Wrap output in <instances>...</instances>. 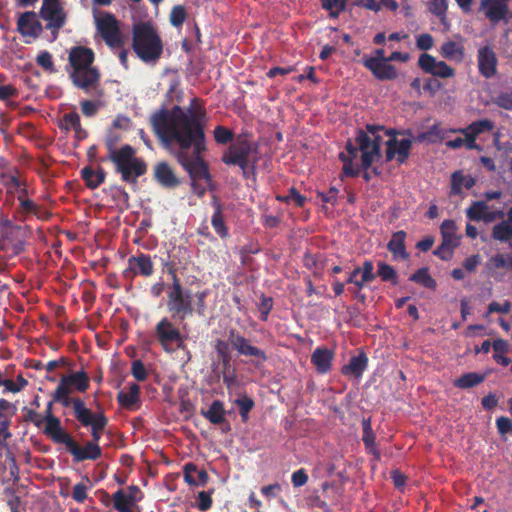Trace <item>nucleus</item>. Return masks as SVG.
<instances>
[{"instance_id":"61","label":"nucleus","mask_w":512,"mask_h":512,"mask_svg":"<svg viewBox=\"0 0 512 512\" xmlns=\"http://www.w3.org/2000/svg\"><path fill=\"white\" fill-rule=\"evenodd\" d=\"M198 509L200 511H207L212 506V498L211 494L205 491H201L198 493Z\"/></svg>"},{"instance_id":"54","label":"nucleus","mask_w":512,"mask_h":512,"mask_svg":"<svg viewBox=\"0 0 512 512\" xmlns=\"http://www.w3.org/2000/svg\"><path fill=\"white\" fill-rule=\"evenodd\" d=\"M25 420L32 422L37 428L42 429L45 426V421L43 420V416L32 409H26Z\"/></svg>"},{"instance_id":"44","label":"nucleus","mask_w":512,"mask_h":512,"mask_svg":"<svg viewBox=\"0 0 512 512\" xmlns=\"http://www.w3.org/2000/svg\"><path fill=\"white\" fill-rule=\"evenodd\" d=\"M234 403L237 405L239 409V414L241 416L242 422H247L249 412L254 407V401L252 398L244 395L241 398H237Z\"/></svg>"},{"instance_id":"24","label":"nucleus","mask_w":512,"mask_h":512,"mask_svg":"<svg viewBox=\"0 0 512 512\" xmlns=\"http://www.w3.org/2000/svg\"><path fill=\"white\" fill-rule=\"evenodd\" d=\"M202 416L213 425H221L222 431L228 432L231 427L226 419L224 403L220 400H214L207 410H201Z\"/></svg>"},{"instance_id":"5","label":"nucleus","mask_w":512,"mask_h":512,"mask_svg":"<svg viewBox=\"0 0 512 512\" xmlns=\"http://www.w3.org/2000/svg\"><path fill=\"white\" fill-rule=\"evenodd\" d=\"M132 48L140 60L156 63L163 53V42L150 22H139L132 27Z\"/></svg>"},{"instance_id":"27","label":"nucleus","mask_w":512,"mask_h":512,"mask_svg":"<svg viewBox=\"0 0 512 512\" xmlns=\"http://www.w3.org/2000/svg\"><path fill=\"white\" fill-rule=\"evenodd\" d=\"M368 361L366 353L360 352L358 355L352 356L349 362L342 366L341 373L345 377L360 379L368 367Z\"/></svg>"},{"instance_id":"19","label":"nucleus","mask_w":512,"mask_h":512,"mask_svg":"<svg viewBox=\"0 0 512 512\" xmlns=\"http://www.w3.org/2000/svg\"><path fill=\"white\" fill-rule=\"evenodd\" d=\"M412 148V140L405 138L398 140L397 138H390L386 142V161L390 162L396 159L399 164H403L410 156Z\"/></svg>"},{"instance_id":"10","label":"nucleus","mask_w":512,"mask_h":512,"mask_svg":"<svg viewBox=\"0 0 512 512\" xmlns=\"http://www.w3.org/2000/svg\"><path fill=\"white\" fill-rule=\"evenodd\" d=\"M154 338L166 352H172L175 348L183 347L185 342V336L168 317H163L156 324Z\"/></svg>"},{"instance_id":"7","label":"nucleus","mask_w":512,"mask_h":512,"mask_svg":"<svg viewBox=\"0 0 512 512\" xmlns=\"http://www.w3.org/2000/svg\"><path fill=\"white\" fill-rule=\"evenodd\" d=\"M169 273L172 275L173 282L167 291V310L172 318L182 321L193 314L192 295L190 291L184 290L173 266L169 268Z\"/></svg>"},{"instance_id":"52","label":"nucleus","mask_w":512,"mask_h":512,"mask_svg":"<svg viewBox=\"0 0 512 512\" xmlns=\"http://www.w3.org/2000/svg\"><path fill=\"white\" fill-rule=\"evenodd\" d=\"M360 268V274L362 277V281L371 282L376 278V274L374 273V265L370 260H366L363 262Z\"/></svg>"},{"instance_id":"64","label":"nucleus","mask_w":512,"mask_h":512,"mask_svg":"<svg viewBox=\"0 0 512 512\" xmlns=\"http://www.w3.org/2000/svg\"><path fill=\"white\" fill-rule=\"evenodd\" d=\"M480 263H481V256L479 254H474V255L467 257L463 261V267L468 272H474Z\"/></svg>"},{"instance_id":"60","label":"nucleus","mask_w":512,"mask_h":512,"mask_svg":"<svg viewBox=\"0 0 512 512\" xmlns=\"http://www.w3.org/2000/svg\"><path fill=\"white\" fill-rule=\"evenodd\" d=\"M291 481L294 487H301L308 481V475L303 468L293 472Z\"/></svg>"},{"instance_id":"16","label":"nucleus","mask_w":512,"mask_h":512,"mask_svg":"<svg viewBox=\"0 0 512 512\" xmlns=\"http://www.w3.org/2000/svg\"><path fill=\"white\" fill-rule=\"evenodd\" d=\"M418 66L422 71L439 78H451L455 76V69L444 61H438L428 53H423L418 58Z\"/></svg>"},{"instance_id":"41","label":"nucleus","mask_w":512,"mask_h":512,"mask_svg":"<svg viewBox=\"0 0 512 512\" xmlns=\"http://www.w3.org/2000/svg\"><path fill=\"white\" fill-rule=\"evenodd\" d=\"M492 238L500 242H506L512 238V225L508 221L496 224L492 229Z\"/></svg>"},{"instance_id":"30","label":"nucleus","mask_w":512,"mask_h":512,"mask_svg":"<svg viewBox=\"0 0 512 512\" xmlns=\"http://www.w3.org/2000/svg\"><path fill=\"white\" fill-rule=\"evenodd\" d=\"M334 353L328 348H316L311 355V363L320 374H326L331 370Z\"/></svg>"},{"instance_id":"22","label":"nucleus","mask_w":512,"mask_h":512,"mask_svg":"<svg viewBox=\"0 0 512 512\" xmlns=\"http://www.w3.org/2000/svg\"><path fill=\"white\" fill-rule=\"evenodd\" d=\"M346 152L339 153V159L343 162L341 178L343 177H357L360 173V168L355 167L353 161L357 158L359 149L358 145L355 146L349 139L345 145Z\"/></svg>"},{"instance_id":"57","label":"nucleus","mask_w":512,"mask_h":512,"mask_svg":"<svg viewBox=\"0 0 512 512\" xmlns=\"http://www.w3.org/2000/svg\"><path fill=\"white\" fill-rule=\"evenodd\" d=\"M495 104L505 110H512V92L499 94L495 99Z\"/></svg>"},{"instance_id":"9","label":"nucleus","mask_w":512,"mask_h":512,"mask_svg":"<svg viewBox=\"0 0 512 512\" xmlns=\"http://www.w3.org/2000/svg\"><path fill=\"white\" fill-rule=\"evenodd\" d=\"M253 143L246 139L238 138L230 144L222 155V162L229 166H238L244 178L248 177L249 157L255 150Z\"/></svg>"},{"instance_id":"45","label":"nucleus","mask_w":512,"mask_h":512,"mask_svg":"<svg viewBox=\"0 0 512 512\" xmlns=\"http://www.w3.org/2000/svg\"><path fill=\"white\" fill-rule=\"evenodd\" d=\"M80 123V116L76 111L65 113L60 120V129L69 131L78 128Z\"/></svg>"},{"instance_id":"34","label":"nucleus","mask_w":512,"mask_h":512,"mask_svg":"<svg viewBox=\"0 0 512 512\" xmlns=\"http://www.w3.org/2000/svg\"><path fill=\"white\" fill-rule=\"evenodd\" d=\"M456 231L457 226L454 220H444L440 226L442 242L452 248H457L460 245V236H457Z\"/></svg>"},{"instance_id":"2","label":"nucleus","mask_w":512,"mask_h":512,"mask_svg":"<svg viewBox=\"0 0 512 512\" xmlns=\"http://www.w3.org/2000/svg\"><path fill=\"white\" fill-rule=\"evenodd\" d=\"M121 135L110 131L104 140L107 155L101 158L100 162L110 161L115 167V172L121 175V180L126 183L135 184L137 178L147 172V163L143 158L136 156V150L129 144L117 147Z\"/></svg>"},{"instance_id":"4","label":"nucleus","mask_w":512,"mask_h":512,"mask_svg":"<svg viewBox=\"0 0 512 512\" xmlns=\"http://www.w3.org/2000/svg\"><path fill=\"white\" fill-rule=\"evenodd\" d=\"M95 55L91 48L75 46L69 52V63L72 67L70 78L77 88L90 92L98 87L100 72L92 66Z\"/></svg>"},{"instance_id":"25","label":"nucleus","mask_w":512,"mask_h":512,"mask_svg":"<svg viewBox=\"0 0 512 512\" xmlns=\"http://www.w3.org/2000/svg\"><path fill=\"white\" fill-rule=\"evenodd\" d=\"M406 237V232L399 230L392 234L391 239L387 243V249L392 254L394 261L409 260L410 254L406 249Z\"/></svg>"},{"instance_id":"15","label":"nucleus","mask_w":512,"mask_h":512,"mask_svg":"<svg viewBox=\"0 0 512 512\" xmlns=\"http://www.w3.org/2000/svg\"><path fill=\"white\" fill-rule=\"evenodd\" d=\"M154 272L151 256L140 252L128 258V267L123 271V277L132 280L135 276L149 277Z\"/></svg>"},{"instance_id":"13","label":"nucleus","mask_w":512,"mask_h":512,"mask_svg":"<svg viewBox=\"0 0 512 512\" xmlns=\"http://www.w3.org/2000/svg\"><path fill=\"white\" fill-rule=\"evenodd\" d=\"M40 20L38 13L34 11L20 13L17 18L18 33L24 38L38 39L45 30Z\"/></svg>"},{"instance_id":"62","label":"nucleus","mask_w":512,"mask_h":512,"mask_svg":"<svg viewBox=\"0 0 512 512\" xmlns=\"http://www.w3.org/2000/svg\"><path fill=\"white\" fill-rule=\"evenodd\" d=\"M18 96V90L11 84L0 85V100L7 101Z\"/></svg>"},{"instance_id":"20","label":"nucleus","mask_w":512,"mask_h":512,"mask_svg":"<svg viewBox=\"0 0 512 512\" xmlns=\"http://www.w3.org/2000/svg\"><path fill=\"white\" fill-rule=\"evenodd\" d=\"M69 391L56 388L54 392L51 394L54 402L60 403L63 407L72 406L74 417L78 421L81 417L87 414L90 409H88L81 398H73L70 397Z\"/></svg>"},{"instance_id":"63","label":"nucleus","mask_w":512,"mask_h":512,"mask_svg":"<svg viewBox=\"0 0 512 512\" xmlns=\"http://www.w3.org/2000/svg\"><path fill=\"white\" fill-rule=\"evenodd\" d=\"M496 426L498 432L502 435L507 434L512 431V421L505 416H501L496 419Z\"/></svg>"},{"instance_id":"32","label":"nucleus","mask_w":512,"mask_h":512,"mask_svg":"<svg viewBox=\"0 0 512 512\" xmlns=\"http://www.w3.org/2000/svg\"><path fill=\"white\" fill-rule=\"evenodd\" d=\"M81 178L85 182V185L89 189H96L102 183H104L106 178V172L101 166L95 170L91 166H85L81 170Z\"/></svg>"},{"instance_id":"14","label":"nucleus","mask_w":512,"mask_h":512,"mask_svg":"<svg viewBox=\"0 0 512 512\" xmlns=\"http://www.w3.org/2000/svg\"><path fill=\"white\" fill-rule=\"evenodd\" d=\"M355 142L361 152V168L368 170L373 162L381 157L379 147L377 143L370 141V135L362 129L357 131Z\"/></svg>"},{"instance_id":"51","label":"nucleus","mask_w":512,"mask_h":512,"mask_svg":"<svg viewBox=\"0 0 512 512\" xmlns=\"http://www.w3.org/2000/svg\"><path fill=\"white\" fill-rule=\"evenodd\" d=\"M465 176L460 172L456 171L451 176V193L459 195L462 193V187H464Z\"/></svg>"},{"instance_id":"39","label":"nucleus","mask_w":512,"mask_h":512,"mask_svg":"<svg viewBox=\"0 0 512 512\" xmlns=\"http://www.w3.org/2000/svg\"><path fill=\"white\" fill-rule=\"evenodd\" d=\"M112 502L114 509L118 512H128V510L131 508L136 507L133 502L128 500V496H126V493L123 489H118L115 493H113Z\"/></svg>"},{"instance_id":"6","label":"nucleus","mask_w":512,"mask_h":512,"mask_svg":"<svg viewBox=\"0 0 512 512\" xmlns=\"http://www.w3.org/2000/svg\"><path fill=\"white\" fill-rule=\"evenodd\" d=\"M229 345L241 356L257 358L261 363L267 360L266 352L251 344L250 340L245 338L236 329H230L228 332V342L217 339L214 343V349L225 370L231 368V354Z\"/></svg>"},{"instance_id":"21","label":"nucleus","mask_w":512,"mask_h":512,"mask_svg":"<svg viewBox=\"0 0 512 512\" xmlns=\"http://www.w3.org/2000/svg\"><path fill=\"white\" fill-rule=\"evenodd\" d=\"M90 386V380L87 373L83 370L74 372L68 375H63L60 378L57 388L72 393L73 390L84 393Z\"/></svg>"},{"instance_id":"26","label":"nucleus","mask_w":512,"mask_h":512,"mask_svg":"<svg viewBox=\"0 0 512 512\" xmlns=\"http://www.w3.org/2000/svg\"><path fill=\"white\" fill-rule=\"evenodd\" d=\"M363 66L368 69L378 80H394L398 73L392 64L378 60H362Z\"/></svg>"},{"instance_id":"47","label":"nucleus","mask_w":512,"mask_h":512,"mask_svg":"<svg viewBox=\"0 0 512 512\" xmlns=\"http://www.w3.org/2000/svg\"><path fill=\"white\" fill-rule=\"evenodd\" d=\"M213 135L215 141L222 145L230 143L234 139L233 131L221 125L214 128Z\"/></svg>"},{"instance_id":"8","label":"nucleus","mask_w":512,"mask_h":512,"mask_svg":"<svg viewBox=\"0 0 512 512\" xmlns=\"http://www.w3.org/2000/svg\"><path fill=\"white\" fill-rule=\"evenodd\" d=\"M38 15L45 23L43 25L45 30L50 32L52 40L55 41L68 20L67 12L61 0H42Z\"/></svg>"},{"instance_id":"53","label":"nucleus","mask_w":512,"mask_h":512,"mask_svg":"<svg viewBox=\"0 0 512 512\" xmlns=\"http://www.w3.org/2000/svg\"><path fill=\"white\" fill-rule=\"evenodd\" d=\"M434 39L428 33H423L417 36L416 46L419 50L427 51L433 47Z\"/></svg>"},{"instance_id":"49","label":"nucleus","mask_w":512,"mask_h":512,"mask_svg":"<svg viewBox=\"0 0 512 512\" xmlns=\"http://www.w3.org/2000/svg\"><path fill=\"white\" fill-rule=\"evenodd\" d=\"M36 62L39 66H41L46 71H49V72L55 71L52 55L48 51L40 52L36 58Z\"/></svg>"},{"instance_id":"48","label":"nucleus","mask_w":512,"mask_h":512,"mask_svg":"<svg viewBox=\"0 0 512 512\" xmlns=\"http://www.w3.org/2000/svg\"><path fill=\"white\" fill-rule=\"evenodd\" d=\"M187 17V12L184 6L182 5H176L172 8L169 21L172 26L174 27H180L185 22V19Z\"/></svg>"},{"instance_id":"11","label":"nucleus","mask_w":512,"mask_h":512,"mask_svg":"<svg viewBox=\"0 0 512 512\" xmlns=\"http://www.w3.org/2000/svg\"><path fill=\"white\" fill-rule=\"evenodd\" d=\"M96 28L106 45L110 48H120L124 45V37L113 14L105 13L101 17L96 18Z\"/></svg>"},{"instance_id":"3","label":"nucleus","mask_w":512,"mask_h":512,"mask_svg":"<svg viewBox=\"0 0 512 512\" xmlns=\"http://www.w3.org/2000/svg\"><path fill=\"white\" fill-rule=\"evenodd\" d=\"M78 422L84 427H91V440L80 446L67 432L60 444L65 445L67 451L73 456L74 462L97 460L102 456L99 441L102 432L107 426L108 419L103 412L93 413L91 410L81 417Z\"/></svg>"},{"instance_id":"35","label":"nucleus","mask_w":512,"mask_h":512,"mask_svg":"<svg viewBox=\"0 0 512 512\" xmlns=\"http://www.w3.org/2000/svg\"><path fill=\"white\" fill-rule=\"evenodd\" d=\"M362 441L364 443L365 448L376 458H380V452L375 447V440L376 435L373 432L372 426H371V419L370 418H363L362 419Z\"/></svg>"},{"instance_id":"31","label":"nucleus","mask_w":512,"mask_h":512,"mask_svg":"<svg viewBox=\"0 0 512 512\" xmlns=\"http://www.w3.org/2000/svg\"><path fill=\"white\" fill-rule=\"evenodd\" d=\"M440 54L449 61L461 63L465 58V47L462 42L447 40L441 45Z\"/></svg>"},{"instance_id":"1","label":"nucleus","mask_w":512,"mask_h":512,"mask_svg":"<svg viewBox=\"0 0 512 512\" xmlns=\"http://www.w3.org/2000/svg\"><path fill=\"white\" fill-rule=\"evenodd\" d=\"M206 108L199 98H193L184 109L179 105L170 110L161 108L150 118L151 127L165 148L176 144L178 163L188 173L191 182L211 181L207 163L202 157L206 150Z\"/></svg>"},{"instance_id":"46","label":"nucleus","mask_w":512,"mask_h":512,"mask_svg":"<svg viewBox=\"0 0 512 512\" xmlns=\"http://www.w3.org/2000/svg\"><path fill=\"white\" fill-rule=\"evenodd\" d=\"M428 9L443 21L446 18L448 2L447 0H428Z\"/></svg>"},{"instance_id":"42","label":"nucleus","mask_w":512,"mask_h":512,"mask_svg":"<svg viewBox=\"0 0 512 512\" xmlns=\"http://www.w3.org/2000/svg\"><path fill=\"white\" fill-rule=\"evenodd\" d=\"M276 199L280 202L287 203V204L294 202L295 205L300 208H302L307 201V198L305 196H303L302 194H300L295 187H291L288 190L287 195H278L276 197Z\"/></svg>"},{"instance_id":"23","label":"nucleus","mask_w":512,"mask_h":512,"mask_svg":"<svg viewBox=\"0 0 512 512\" xmlns=\"http://www.w3.org/2000/svg\"><path fill=\"white\" fill-rule=\"evenodd\" d=\"M480 8L492 23L507 21L509 6L503 0H481Z\"/></svg>"},{"instance_id":"56","label":"nucleus","mask_w":512,"mask_h":512,"mask_svg":"<svg viewBox=\"0 0 512 512\" xmlns=\"http://www.w3.org/2000/svg\"><path fill=\"white\" fill-rule=\"evenodd\" d=\"M87 485L78 483L73 487L72 498L78 502L83 503L87 499Z\"/></svg>"},{"instance_id":"18","label":"nucleus","mask_w":512,"mask_h":512,"mask_svg":"<svg viewBox=\"0 0 512 512\" xmlns=\"http://www.w3.org/2000/svg\"><path fill=\"white\" fill-rule=\"evenodd\" d=\"M477 64L479 73L486 79L497 74L498 58L490 45L481 46L477 51Z\"/></svg>"},{"instance_id":"17","label":"nucleus","mask_w":512,"mask_h":512,"mask_svg":"<svg viewBox=\"0 0 512 512\" xmlns=\"http://www.w3.org/2000/svg\"><path fill=\"white\" fill-rule=\"evenodd\" d=\"M54 401H50L46 405L43 415L45 426L43 433L50 438L54 443L60 444L67 431L62 427L61 420L52 412Z\"/></svg>"},{"instance_id":"33","label":"nucleus","mask_w":512,"mask_h":512,"mask_svg":"<svg viewBox=\"0 0 512 512\" xmlns=\"http://www.w3.org/2000/svg\"><path fill=\"white\" fill-rule=\"evenodd\" d=\"M184 480L189 485L205 486L209 480V475L206 470H198L195 464L187 463L184 466Z\"/></svg>"},{"instance_id":"58","label":"nucleus","mask_w":512,"mask_h":512,"mask_svg":"<svg viewBox=\"0 0 512 512\" xmlns=\"http://www.w3.org/2000/svg\"><path fill=\"white\" fill-rule=\"evenodd\" d=\"M382 128L383 127L378 126V125L367 124L366 130H365L370 135V141H372L373 143H377V145L379 147V152L381 151L382 137L378 134V132Z\"/></svg>"},{"instance_id":"38","label":"nucleus","mask_w":512,"mask_h":512,"mask_svg":"<svg viewBox=\"0 0 512 512\" xmlns=\"http://www.w3.org/2000/svg\"><path fill=\"white\" fill-rule=\"evenodd\" d=\"M409 280L428 289L434 290L437 287L436 280L429 274L426 267L418 269L409 277Z\"/></svg>"},{"instance_id":"28","label":"nucleus","mask_w":512,"mask_h":512,"mask_svg":"<svg viewBox=\"0 0 512 512\" xmlns=\"http://www.w3.org/2000/svg\"><path fill=\"white\" fill-rule=\"evenodd\" d=\"M155 180L165 188H175L180 184L173 169L166 162H159L154 167Z\"/></svg>"},{"instance_id":"59","label":"nucleus","mask_w":512,"mask_h":512,"mask_svg":"<svg viewBox=\"0 0 512 512\" xmlns=\"http://www.w3.org/2000/svg\"><path fill=\"white\" fill-rule=\"evenodd\" d=\"M303 265L310 271L313 272L314 275H317L318 270V259L317 256L311 253H305L303 256Z\"/></svg>"},{"instance_id":"55","label":"nucleus","mask_w":512,"mask_h":512,"mask_svg":"<svg viewBox=\"0 0 512 512\" xmlns=\"http://www.w3.org/2000/svg\"><path fill=\"white\" fill-rule=\"evenodd\" d=\"M455 248L450 247L449 245H445V243H441L433 252V254L439 257L441 260L448 261L453 256V251Z\"/></svg>"},{"instance_id":"40","label":"nucleus","mask_w":512,"mask_h":512,"mask_svg":"<svg viewBox=\"0 0 512 512\" xmlns=\"http://www.w3.org/2000/svg\"><path fill=\"white\" fill-rule=\"evenodd\" d=\"M383 282H390L393 285L398 284V276L396 270L385 262H379L377 264V274Z\"/></svg>"},{"instance_id":"29","label":"nucleus","mask_w":512,"mask_h":512,"mask_svg":"<svg viewBox=\"0 0 512 512\" xmlns=\"http://www.w3.org/2000/svg\"><path fill=\"white\" fill-rule=\"evenodd\" d=\"M211 205L214 208V212L211 217V225L215 233L221 239H225L229 236V229L224 221L223 204L219 201L217 196L213 195Z\"/></svg>"},{"instance_id":"36","label":"nucleus","mask_w":512,"mask_h":512,"mask_svg":"<svg viewBox=\"0 0 512 512\" xmlns=\"http://www.w3.org/2000/svg\"><path fill=\"white\" fill-rule=\"evenodd\" d=\"M140 399V386L136 383H133L129 387L128 392H119L117 395V401L120 406L131 409L135 404L139 402Z\"/></svg>"},{"instance_id":"37","label":"nucleus","mask_w":512,"mask_h":512,"mask_svg":"<svg viewBox=\"0 0 512 512\" xmlns=\"http://www.w3.org/2000/svg\"><path fill=\"white\" fill-rule=\"evenodd\" d=\"M485 380V375L477 372H468L462 374L453 381V385L459 389H469L481 384Z\"/></svg>"},{"instance_id":"12","label":"nucleus","mask_w":512,"mask_h":512,"mask_svg":"<svg viewBox=\"0 0 512 512\" xmlns=\"http://www.w3.org/2000/svg\"><path fill=\"white\" fill-rule=\"evenodd\" d=\"M495 128V124L490 119H481L473 121L465 128H452L451 133H460L465 137V147L468 150L482 151L483 148L476 143L477 137L485 132H491Z\"/></svg>"},{"instance_id":"43","label":"nucleus","mask_w":512,"mask_h":512,"mask_svg":"<svg viewBox=\"0 0 512 512\" xmlns=\"http://www.w3.org/2000/svg\"><path fill=\"white\" fill-rule=\"evenodd\" d=\"M488 209L487 204L484 201H475L466 210V216L471 221H482L485 211Z\"/></svg>"},{"instance_id":"50","label":"nucleus","mask_w":512,"mask_h":512,"mask_svg":"<svg viewBox=\"0 0 512 512\" xmlns=\"http://www.w3.org/2000/svg\"><path fill=\"white\" fill-rule=\"evenodd\" d=\"M131 374L137 381H145L147 379V370L141 360L132 362Z\"/></svg>"}]
</instances>
